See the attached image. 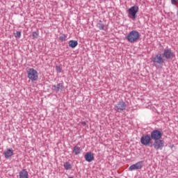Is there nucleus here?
<instances>
[{"mask_svg": "<svg viewBox=\"0 0 178 178\" xmlns=\"http://www.w3.org/2000/svg\"><path fill=\"white\" fill-rule=\"evenodd\" d=\"M151 60L156 69H159V65H163L165 63V59L161 54H157L154 57L151 58Z\"/></svg>", "mask_w": 178, "mask_h": 178, "instance_id": "f257e3e1", "label": "nucleus"}, {"mask_svg": "<svg viewBox=\"0 0 178 178\" xmlns=\"http://www.w3.org/2000/svg\"><path fill=\"white\" fill-rule=\"evenodd\" d=\"M127 40L131 44L137 42L140 40V33L137 31H131L127 36Z\"/></svg>", "mask_w": 178, "mask_h": 178, "instance_id": "f03ea898", "label": "nucleus"}, {"mask_svg": "<svg viewBox=\"0 0 178 178\" xmlns=\"http://www.w3.org/2000/svg\"><path fill=\"white\" fill-rule=\"evenodd\" d=\"M28 79L32 81H37L38 80V72L34 68H29L26 71Z\"/></svg>", "mask_w": 178, "mask_h": 178, "instance_id": "7ed1b4c3", "label": "nucleus"}, {"mask_svg": "<svg viewBox=\"0 0 178 178\" xmlns=\"http://www.w3.org/2000/svg\"><path fill=\"white\" fill-rule=\"evenodd\" d=\"M126 108H127V104L123 101L118 102V104L115 105V111H116V112L122 113Z\"/></svg>", "mask_w": 178, "mask_h": 178, "instance_id": "20e7f679", "label": "nucleus"}, {"mask_svg": "<svg viewBox=\"0 0 178 178\" xmlns=\"http://www.w3.org/2000/svg\"><path fill=\"white\" fill-rule=\"evenodd\" d=\"M138 13V6H134L128 10V13L131 19H136L137 18L136 15Z\"/></svg>", "mask_w": 178, "mask_h": 178, "instance_id": "39448f33", "label": "nucleus"}, {"mask_svg": "<svg viewBox=\"0 0 178 178\" xmlns=\"http://www.w3.org/2000/svg\"><path fill=\"white\" fill-rule=\"evenodd\" d=\"M161 55L165 59H173L175 58V53L170 49H165Z\"/></svg>", "mask_w": 178, "mask_h": 178, "instance_id": "423d86ee", "label": "nucleus"}, {"mask_svg": "<svg viewBox=\"0 0 178 178\" xmlns=\"http://www.w3.org/2000/svg\"><path fill=\"white\" fill-rule=\"evenodd\" d=\"M143 168H144V161H140L134 165H131L129 168V170L130 172H133V170H138L140 169H143Z\"/></svg>", "mask_w": 178, "mask_h": 178, "instance_id": "0eeeda50", "label": "nucleus"}, {"mask_svg": "<svg viewBox=\"0 0 178 178\" xmlns=\"http://www.w3.org/2000/svg\"><path fill=\"white\" fill-rule=\"evenodd\" d=\"M151 138L154 141L159 140L162 138V132L158 129H155L151 133Z\"/></svg>", "mask_w": 178, "mask_h": 178, "instance_id": "6e6552de", "label": "nucleus"}, {"mask_svg": "<svg viewBox=\"0 0 178 178\" xmlns=\"http://www.w3.org/2000/svg\"><path fill=\"white\" fill-rule=\"evenodd\" d=\"M153 147L156 151H158V149L162 150L163 149V147H165V141L163 140H154Z\"/></svg>", "mask_w": 178, "mask_h": 178, "instance_id": "1a4fd4ad", "label": "nucleus"}, {"mask_svg": "<svg viewBox=\"0 0 178 178\" xmlns=\"http://www.w3.org/2000/svg\"><path fill=\"white\" fill-rule=\"evenodd\" d=\"M152 141V139L149 135L143 136L140 138V143L143 145H149V144H152V143H151Z\"/></svg>", "mask_w": 178, "mask_h": 178, "instance_id": "9d476101", "label": "nucleus"}, {"mask_svg": "<svg viewBox=\"0 0 178 178\" xmlns=\"http://www.w3.org/2000/svg\"><path fill=\"white\" fill-rule=\"evenodd\" d=\"M84 158L86 162H92V161H94V154L91 152H88L85 154Z\"/></svg>", "mask_w": 178, "mask_h": 178, "instance_id": "9b49d317", "label": "nucleus"}, {"mask_svg": "<svg viewBox=\"0 0 178 178\" xmlns=\"http://www.w3.org/2000/svg\"><path fill=\"white\" fill-rule=\"evenodd\" d=\"M3 155L6 159L8 158H12L13 156V149H7L6 151L3 152Z\"/></svg>", "mask_w": 178, "mask_h": 178, "instance_id": "f8f14e48", "label": "nucleus"}, {"mask_svg": "<svg viewBox=\"0 0 178 178\" xmlns=\"http://www.w3.org/2000/svg\"><path fill=\"white\" fill-rule=\"evenodd\" d=\"M52 90L54 91H62L63 90V84L58 83L57 85H53L51 86Z\"/></svg>", "mask_w": 178, "mask_h": 178, "instance_id": "ddd939ff", "label": "nucleus"}, {"mask_svg": "<svg viewBox=\"0 0 178 178\" xmlns=\"http://www.w3.org/2000/svg\"><path fill=\"white\" fill-rule=\"evenodd\" d=\"M19 178H29V172L26 169L22 170L19 172Z\"/></svg>", "mask_w": 178, "mask_h": 178, "instance_id": "4468645a", "label": "nucleus"}, {"mask_svg": "<svg viewBox=\"0 0 178 178\" xmlns=\"http://www.w3.org/2000/svg\"><path fill=\"white\" fill-rule=\"evenodd\" d=\"M68 45L70 48H76V47L79 45V42L77 40H70Z\"/></svg>", "mask_w": 178, "mask_h": 178, "instance_id": "2eb2a0df", "label": "nucleus"}, {"mask_svg": "<svg viewBox=\"0 0 178 178\" xmlns=\"http://www.w3.org/2000/svg\"><path fill=\"white\" fill-rule=\"evenodd\" d=\"M73 152L75 155H79L81 152V148L79 146H75L73 149Z\"/></svg>", "mask_w": 178, "mask_h": 178, "instance_id": "dca6fc26", "label": "nucleus"}, {"mask_svg": "<svg viewBox=\"0 0 178 178\" xmlns=\"http://www.w3.org/2000/svg\"><path fill=\"white\" fill-rule=\"evenodd\" d=\"M64 168L65 170H70L72 168V164L69 162L64 163Z\"/></svg>", "mask_w": 178, "mask_h": 178, "instance_id": "f3484780", "label": "nucleus"}, {"mask_svg": "<svg viewBox=\"0 0 178 178\" xmlns=\"http://www.w3.org/2000/svg\"><path fill=\"white\" fill-rule=\"evenodd\" d=\"M97 26L99 30H104V29H105V24H104L101 21L97 24Z\"/></svg>", "mask_w": 178, "mask_h": 178, "instance_id": "a211bd4d", "label": "nucleus"}, {"mask_svg": "<svg viewBox=\"0 0 178 178\" xmlns=\"http://www.w3.org/2000/svg\"><path fill=\"white\" fill-rule=\"evenodd\" d=\"M14 35L15 38H20L22 37V32L17 31L15 33H14Z\"/></svg>", "mask_w": 178, "mask_h": 178, "instance_id": "6ab92c4d", "label": "nucleus"}, {"mask_svg": "<svg viewBox=\"0 0 178 178\" xmlns=\"http://www.w3.org/2000/svg\"><path fill=\"white\" fill-rule=\"evenodd\" d=\"M67 38V36H66V35L63 34L61 36H60L59 40L60 41H66Z\"/></svg>", "mask_w": 178, "mask_h": 178, "instance_id": "aec40b11", "label": "nucleus"}, {"mask_svg": "<svg viewBox=\"0 0 178 178\" xmlns=\"http://www.w3.org/2000/svg\"><path fill=\"white\" fill-rule=\"evenodd\" d=\"M38 32H33V38H38Z\"/></svg>", "mask_w": 178, "mask_h": 178, "instance_id": "412c9836", "label": "nucleus"}, {"mask_svg": "<svg viewBox=\"0 0 178 178\" xmlns=\"http://www.w3.org/2000/svg\"><path fill=\"white\" fill-rule=\"evenodd\" d=\"M56 72H58V73H61L62 72V68L60 67H56Z\"/></svg>", "mask_w": 178, "mask_h": 178, "instance_id": "4be33fe9", "label": "nucleus"}, {"mask_svg": "<svg viewBox=\"0 0 178 178\" xmlns=\"http://www.w3.org/2000/svg\"><path fill=\"white\" fill-rule=\"evenodd\" d=\"M171 3L172 5H177L178 3V0H171Z\"/></svg>", "mask_w": 178, "mask_h": 178, "instance_id": "5701e85b", "label": "nucleus"}, {"mask_svg": "<svg viewBox=\"0 0 178 178\" xmlns=\"http://www.w3.org/2000/svg\"><path fill=\"white\" fill-rule=\"evenodd\" d=\"M82 126H86V122H80Z\"/></svg>", "mask_w": 178, "mask_h": 178, "instance_id": "b1692460", "label": "nucleus"}, {"mask_svg": "<svg viewBox=\"0 0 178 178\" xmlns=\"http://www.w3.org/2000/svg\"><path fill=\"white\" fill-rule=\"evenodd\" d=\"M173 147H174V146L172 145V146L170 147V148H173Z\"/></svg>", "mask_w": 178, "mask_h": 178, "instance_id": "393cba45", "label": "nucleus"}]
</instances>
